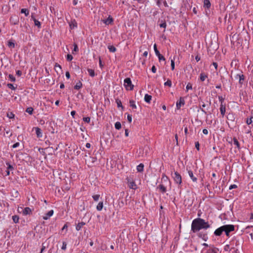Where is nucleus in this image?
<instances>
[{
	"label": "nucleus",
	"instance_id": "f257e3e1",
	"mask_svg": "<svg viewBox=\"0 0 253 253\" xmlns=\"http://www.w3.org/2000/svg\"><path fill=\"white\" fill-rule=\"evenodd\" d=\"M211 225L208 222H206L204 219L197 218L194 219L191 224V231L196 233L202 229H207Z\"/></svg>",
	"mask_w": 253,
	"mask_h": 253
},
{
	"label": "nucleus",
	"instance_id": "f03ea898",
	"mask_svg": "<svg viewBox=\"0 0 253 253\" xmlns=\"http://www.w3.org/2000/svg\"><path fill=\"white\" fill-rule=\"evenodd\" d=\"M243 243V240L240 237H235L233 238L230 242V245H227V247L229 248L231 246V248H237L241 247Z\"/></svg>",
	"mask_w": 253,
	"mask_h": 253
},
{
	"label": "nucleus",
	"instance_id": "7ed1b4c3",
	"mask_svg": "<svg viewBox=\"0 0 253 253\" xmlns=\"http://www.w3.org/2000/svg\"><path fill=\"white\" fill-rule=\"evenodd\" d=\"M223 231L225 232V235L229 237L230 233L235 230V226L231 224H227L223 225Z\"/></svg>",
	"mask_w": 253,
	"mask_h": 253
},
{
	"label": "nucleus",
	"instance_id": "20e7f679",
	"mask_svg": "<svg viewBox=\"0 0 253 253\" xmlns=\"http://www.w3.org/2000/svg\"><path fill=\"white\" fill-rule=\"evenodd\" d=\"M124 85L127 90H132L134 87L129 78H127L125 79Z\"/></svg>",
	"mask_w": 253,
	"mask_h": 253
},
{
	"label": "nucleus",
	"instance_id": "39448f33",
	"mask_svg": "<svg viewBox=\"0 0 253 253\" xmlns=\"http://www.w3.org/2000/svg\"><path fill=\"white\" fill-rule=\"evenodd\" d=\"M172 177L175 183L180 185L182 183V177L181 175L177 172L175 171L172 174Z\"/></svg>",
	"mask_w": 253,
	"mask_h": 253
},
{
	"label": "nucleus",
	"instance_id": "423d86ee",
	"mask_svg": "<svg viewBox=\"0 0 253 253\" xmlns=\"http://www.w3.org/2000/svg\"><path fill=\"white\" fill-rule=\"evenodd\" d=\"M235 79H239V83L240 84H243L245 81V76L243 74L242 71L236 74Z\"/></svg>",
	"mask_w": 253,
	"mask_h": 253
},
{
	"label": "nucleus",
	"instance_id": "0eeeda50",
	"mask_svg": "<svg viewBox=\"0 0 253 253\" xmlns=\"http://www.w3.org/2000/svg\"><path fill=\"white\" fill-rule=\"evenodd\" d=\"M154 49L156 55L158 56V57L159 58V61H161L162 60L165 61V57L162 54H160V52L159 51V50H158V49L157 48V45L156 44H155L154 45Z\"/></svg>",
	"mask_w": 253,
	"mask_h": 253
},
{
	"label": "nucleus",
	"instance_id": "6e6552de",
	"mask_svg": "<svg viewBox=\"0 0 253 253\" xmlns=\"http://www.w3.org/2000/svg\"><path fill=\"white\" fill-rule=\"evenodd\" d=\"M19 19L17 16H12L10 18V22L12 25H17L19 23Z\"/></svg>",
	"mask_w": 253,
	"mask_h": 253
},
{
	"label": "nucleus",
	"instance_id": "1a4fd4ad",
	"mask_svg": "<svg viewBox=\"0 0 253 253\" xmlns=\"http://www.w3.org/2000/svg\"><path fill=\"white\" fill-rule=\"evenodd\" d=\"M223 232V227L222 226L214 231V234L216 236H220L221 235Z\"/></svg>",
	"mask_w": 253,
	"mask_h": 253
},
{
	"label": "nucleus",
	"instance_id": "9d476101",
	"mask_svg": "<svg viewBox=\"0 0 253 253\" xmlns=\"http://www.w3.org/2000/svg\"><path fill=\"white\" fill-rule=\"evenodd\" d=\"M22 211V213L24 215L30 214L32 213V210L29 207H26L24 209L20 208Z\"/></svg>",
	"mask_w": 253,
	"mask_h": 253
},
{
	"label": "nucleus",
	"instance_id": "9b49d317",
	"mask_svg": "<svg viewBox=\"0 0 253 253\" xmlns=\"http://www.w3.org/2000/svg\"><path fill=\"white\" fill-rule=\"evenodd\" d=\"M188 173L192 181L194 183H197L198 179L197 177L194 175L193 171L191 170H188Z\"/></svg>",
	"mask_w": 253,
	"mask_h": 253
},
{
	"label": "nucleus",
	"instance_id": "f8f14e48",
	"mask_svg": "<svg viewBox=\"0 0 253 253\" xmlns=\"http://www.w3.org/2000/svg\"><path fill=\"white\" fill-rule=\"evenodd\" d=\"M185 104V101L183 97H180L179 101L176 102V107L177 109H179L182 105Z\"/></svg>",
	"mask_w": 253,
	"mask_h": 253
},
{
	"label": "nucleus",
	"instance_id": "ddd939ff",
	"mask_svg": "<svg viewBox=\"0 0 253 253\" xmlns=\"http://www.w3.org/2000/svg\"><path fill=\"white\" fill-rule=\"evenodd\" d=\"M157 188L158 189H159L160 190V191L161 192H162V193H165L167 191V187L166 186L163 184H160L158 187H157Z\"/></svg>",
	"mask_w": 253,
	"mask_h": 253
},
{
	"label": "nucleus",
	"instance_id": "4468645a",
	"mask_svg": "<svg viewBox=\"0 0 253 253\" xmlns=\"http://www.w3.org/2000/svg\"><path fill=\"white\" fill-rule=\"evenodd\" d=\"M102 21L106 25H109L113 22V19L110 15H109L108 18L103 20Z\"/></svg>",
	"mask_w": 253,
	"mask_h": 253
},
{
	"label": "nucleus",
	"instance_id": "2eb2a0df",
	"mask_svg": "<svg viewBox=\"0 0 253 253\" xmlns=\"http://www.w3.org/2000/svg\"><path fill=\"white\" fill-rule=\"evenodd\" d=\"M69 24L71 29H73L77 27V23L75 19L72 20Z\"/></svg>",
	"mask_w": 253,
	"mask_h": 253
},
{
	"label": "nucleus",
	"instance_id": "dca6fc26",
	"mask_svg": "<svg viewBox=\"0 0 253 253\" xmlns=\"http://www.w3.org/2000/svg\"><path fill=\"white\" fill-rule=\"evenodd\" d=\"M35 129L36 130V133L37 137L38 138L42 137V134L41 129L38 127H35Z\"/></svg>",
	"mask_w": 253,
	"mask_h": 253
},
{
	"label": "nucleus",
	"instance_id": "f3484780",
	"mask_svg": "<svg viewBox=\"0 0 253 253\" xmlns=\"http://www.w3.org/2000/svg\"><path fill=\"white\" fill-rule=\"evenodd\" d=\"M53 214V211L52 210H50L49 211H48L45 215V216H44L43 217V218L44 219V220H47L48 219V218H49L50 217H51Z\"/></svg>",
	"mask_w": 253,
	"mask_h": 253
},
{
	"label": "nucleus",
	"instance_id": "a211bd4d",
	"mask_svg": "<svg viewBox=\"0 0 253 253\" xmlns=\"http://www.w3.org/2000/svg\"><path fill=\"white\" fill-rule=\"evenodd\" d=\"M128 186L130 189H136L137 188V186L133 181H128Z\"/></svg>",
	"mask_w": 253,
	"mask_h": 253
},
{
	"label": "nucleus",
	"instance_id": "6ab92c4d",
	"mask_svg": "<svg viewBox=\"0 0 253 253\" xmlns=\"http://www.w3.org/2000/svg\"><path fill=\"white\" fill-rule=\"evenodd\" d=\"M220 111L222 117L225 115L226 108L225 105H223V103H221L220 107Z\"/></svg>",
	"mask_w": 253,
	"mask_h": 253
},
{
	"label": "nucleus",
	"instance_id": "aec40b11",
	"mask_svg": "<svg viewBox=\"0 0 253 253\" xmlns=\"http://www.w3.org/2000/svg\"><path fill=\"white\" fill-rule=\"evenodd\" d=\"M198 237L202 238L203 240L205 241H206L208 239L207 234L206 233H203L202 232H200L199 233Z\"/></svg>",
	"mask_w": 253,
	"mask_h": 253
},
{
	"label": "nucleus",
	"instance_id": "412c9836",
	"mask_svg": "<svg viewBox=\"0 0 253 253\" xmlns=\"http://www.w3.org/2000/svg\"><path fill=\"white\" fill-rule=\"evenodd\" d=\"M208 78V75L204 72H202L200 75V79L202 82H204Z\"/></svg>",
	"mask_w": 253,
	"mask_h": 253
},
{
	"label": "nucleus",
	"instance_id": "4be33fe9",
	"mask_svg": "<svg viewBox=\"0 0 253 253\" xmlns=\"http://www.w3.org/2000/svg\"><path fill=\"white\" fill-rule=\"evenodd\" d=\"M162 181L169 184L170 183L169 177L167 176L165 173L162 174Z\"/></svg>",
	"mask_w": 253,
	"mask_h": 253
},
{
	"label": "nucleus",
	"instance_id": "5701e85b",
	"mask_svg": "<svg viewBox=\"0 0 253 253\" xmlns=\"http://www.w3.org/2000/svg\"><path fill=\"white\" fill-rule=\"evenodd\" d=\"M152 99V96L150 95L146 94L144 96V100L147 103H150Z\"/></svg>",
	"mask_w": 253,
	"mask_h": 253
},
{
	"label": "nucleus",
	"instance_id": "b1692460",
	"mask_svg": "<svg viewBox=\"0 0 253 253\" xmlns=\"http://www.w3.org/2000/svg\"><path fill=\"white\" fill-rule=\"evenodd\" d=\"M211 4L209 0H204V7L209 8L211 7Z\"/></svg>",
	"mask_w": 253,
	"mask_h": 253
},
{
	"label": "nucleus",
	"instance_id": "393cba45",
	"mask_svg": "<svg viewBox=\"0 0 253 253\" xmlns=\"http://www.w3.org/2000/svg\"><path fill=\"white\" fill-rule=\"evenodd\" d=\"M85 225V223L84 222H81L78 223V224L76 226V229L77 231H79L83 227V226Z\"/></svg>",
	"mask_w": 253,
	"mask_h": 253
},
{
	"label": "nucleus",
	"instance_id": "a878e982",
	"mask_svg": "<svg viewBox=\"0 0 253 253\" xmlns=\"http://www.w3.org/2000/svg\"><path fill=\"white\" fill-rule=\"evenodd\" d=\"M129 106L132 108L133 110L137 108L136 105H135V101L133 100H129Z\"/></svg>",
	"mask_w": 253,
	"mask_h": 253
},
{
	"label": "nucleus",
	"instance_id": "bb28decb",
	"mask_svg": "<svg viewBox=\"0 0 253 253\" xmlns=\"http://www.w3.org/2000/svg\"><path fill=\"white\" fill-rule=\"evenodd\" d=\"M218 251V249L213 247L208 250V253H217Z\"/></svg>",
	"mask_w": 253,
	"mask_h": 253
},
{
	"label": "nucleus",
	"instance_id": "cd10ccee",
	"mask_svg": "<svg viewBox=\"0 0 253 253\" xmlns=\"http://www.w3.org/2000/svg\"><path fill=\"white\" fill-rule=\"evenodd\" d=\"M136 169L138 172H142L144 170V165L140 164L137 166Z\"/></svg>",
	"mask_w": 253,
	"mask_h": 253
},
{
	"label": "nucleus",
	"instance_id": "c85d7f7f",
	"mask_svg": "<svg viewBox=\"0 0 253 253\" xmlns=\"http://www.w3.org/2000/svg\"><path fill=\"white\" fill-rule=\"evenodd\" d=\"M82 86H83L82 83H81V82L79 81L74 86V89L78 90V89H80L81 88H82Z\"/></svg>",
	"mask_w": 253,
	"mask_h": 253
},
{
	"label": "nucleus",
	"instance_id": "c756f323",
	"mask_svg": "<svg viewBox=\"0 0 253 253\" xmlns=\"http://www.w3.org/2000/svg\"><path fill=\"white\" fill-rule=\"evenodd\" d=\"M103 207V202H100L96 207V209L98 211H101Z\"/></svg>",
	"mask_w": 253,
	"mask_h": 253
},
{
	"label": "nucleus",
	"instance_id": "7c9ffc66",
	"mask_svg": "<svg viewBox=\"0 0 253 253\" xmlns=\"http://www.w3.org/2000/svg\"><path fill=\"white\" fill-rule=\"evenodd\" d=\"M21 13L25 14V16L29 14V10L27 8H22L21 9Z\"/></svg>",
	"mask_w": 253,
	"mask_h": 253
},
{
	"label": "nucleus",
	"instance_id": "2f4dec72",
	"mask_svg": "<svg viewBox=\"0 0 253 253\" xmlns=\"http://www.w3.org/2000/svg\"><path fill=\"white\" fill-rule=\"evenodd\" d=\"M108 48L111 52H115L117 50L116 48L113 45H108Z\"/></svg>",
	"mask_w": 253,
	"mask_h": 253
},
{
	"label": "nucleus",
	"instance_id": "473e14b6",
	"mask_svg": "<svg viewBox=\"0 0 253 253\" xmlns=\"http://www.w3.org/2000/svg\"><path fill=\"white\" fill-rule=\"evenodd\" d=\"M233 143L237 146L239 150L240 149V143L238 140L235 137L233 138Z\"/></svg>",
	"mask_w": 253,
	"mask_h": 253
},
{
	"label": "nucleus",
	"instance_id": "72a5a7b5",
	"mask_svg": "<svg viewBox=\"0 0 253 253\" xmlns=\"http://www.w3.org/2000/svg\"><path fill=\"white\" fill-rule=\"evenodd\" d=\"M12 218L14 223H17L19 222V217L18 215H14L12 216Z\"/></svg>",
	"mask_w": 253,
	"mask_h": 253
},
{
	"label": "nucleus",
	"instance_id": "f704fd0d",
	"mask_svg": "<svg viewBox=\"0 0 253 253\" xmlns=\"http://www.w3.org/2000/svg\"><path fill=\"white\" fill-rule=\"evenodd\" d=\"M116 103L117 104L118 107H119H119H121L122 109H123L124 107H123V106L122 105V102H121L120 99H119L118 98L116 99Z\"/></svg>",
	"mask_w": 253,
	"mask_h": 253
},
{
	"label": "nucleus",
	"instance_id": "c9c22d12",
	"mask_svg": "<svg viewBox=\"0 0 253 253\" xmlns=\"http://www.w3.org/2000/svg\"><path fill=\"white\" fill-rule=\"evenodd\" d=\"M87 71L88 72V74H89V75L92 77H94L95 76V73H94V71L93 70L91 69H87Z\"/></svg>",
	"mask_w": 253,
	"mask_h": 253
},
{
	"label": "nucleus",
	"instance_id": "e433bc0d",
	"mask_svg": "<svg viewBox=\"0 0 253 253\" xmlns=\"http://www.w3.org/2000/svg\"><path fill=\"white\" fill-rule=\"evenodd\" d=\"M115 127L116 129H120L121 128V124L119 122H117L115 124Z\"/></svg>",
	"mask_w": 253,
	"mask_h": 253
},
{
	"label": "nucleus",
	"instance_id": "4c0bfd02",
	"mask_svg": "<svg viewBox=\"0 0 253 253\" xmlns=\"http://www.w3.org/2000/svg\"><path fill=\"white\" fill-rule=\"evenodd\" d=\"M34 24L35 25L37 26L39 28H41V22L37 19H34Z\"/></svg>",
	"mask_w": 253,
	"mask_h": 253
},
{
	"label": "nucleus",
	"instance_id": "58836bf2",
	"mask_svg": "<svg viewBox=\"0 0 253 253\" xmlns=\"http://www.w3.org/2000/svg\"><path fill=\"white\" fill-rule=\"evenodd\" d=\"M68 223H66L65 224H64V225L63 226V227H62V228L61 229L62 232H63L64 230H65V234H66L67 232V229L68 227Z\"/></svg>",
	"mask_w": 253,
	"mask_h": 253
},
{
	"label": "nucleus",
	"instance_id": "ea45409f",
	"mask_svg": "<svg viewBox=\"0 0 253 253\" xmlns=\"http://www.w3.org/2000/svg\"><path fill=\"white\" fill-rule=\"evenodd\" d=\"M164 85L165 86H168L169 87H171L172 85L171 81L170 80L168 79L167 80V81L164 83Z\"/></svg>",
	"mask_w": 253,
	"mask_h": 253
},
{
	"label": "nucleus",
	"instance_id": "a19ab883",
	"mask_svg": "<svg viewBox=\"0 0 253 253\" xmlns=\"http://www.w3.org/2000/svg\"><path fill=\"white\" fill-rule=\"evenodd\" d=\"M33 108L32 107H28L27 108L26 112L29 113L30 115H32L33 112Z\"/></svg>",
	"mask_w": 253,
	"mask_h": 253
},
{
	"label": "nucleus",
	"instance_id": "79ce46f5",
	"mask_svg": "<svg viewBox=\"0 0 253 253\" xmlns=\"http://www.w3.org/2000/svg\"><path fill=\"white\" fill-rule=\"evenodd\" d=\"M160 26L161 28H166L167 27V23L165 21H161V23L160 24Z\"/></svg>",
	"mask_w": 253,
	"mask_h": 253
},
{
	"label": "nucleus",
	"instance_id": "37998d69",
	"mask_svg": "<svg viewBox=\"0 0 253 253\" xmlns=\"http://www.w3.org/2000/svg\"><path fill=\"white\" fill-rule=\"evenodd\" d=\"M7 87H8L9 88H10V89H11L12 90H15V89L16 88V87H17V86L14 87V85H13V84H7Z\"/></svg>",
	"mask_w": 253,
	"mask_h": 253
},
{
	"label": "nucleus",
	"instance_id": "c03bdc74",
	"mask_svg": "<svg viewBox=\"0 0 253 253\" xmlns=\"http://www.w3.org/2000/svg\"><path fill=\"white\" fill-rule=\"evenodd\" d=\"M7 45L9 46V47H14L15 46V44L13 42L10 41H9L8 42V43H7Z\"/></svg>",
	"mask_w": 253,
	"mask_h": 253
},
{
	"label": "nucleus",
	"instance_id": "a18cd8bd",
	"mask_svg": "<svg viewBox=\"0 0 253 253\" xmlns=\"http://www.w3.org/2000/svg\"><path fill=\"white\" fill-rule=\"evenodd\" d=\"M100 198V195H93L92 196V198L93 199V200L95 201H98L99 199Z\"/></svg>",
	"mask_w": 253,
	"mask_h": 253
},
{
	"label": "nucleus",
	"instance_id": "49530a36",
	"mask_svg": "<svg viewBox=\"0 0 253 253\" xmlns=\"http://www.w3.org/2000/svg\"><path fill=\"white\" fill-rule=\"evenodd\" d=\"M8 77L11 82L15 81V78L12 75L9 74Z\"/></svg>",
	"mask_w": 253,
	"mask_h": 253
},
{
	"label": "nucleus",
	"instance_id": "de8ad7c7",
	"mask_svg": "<svg viewBox=\"0 0 253 253\" xmlns=\"http://www.w3.org/2000/svg\"><path fill=\"white\" fill-rule=\"evenodd\" d=\"M253 118V117H251L250 118H248L246 121V123L248 125H250L252 123V119Z\"/></svg>",
	"mask_w": 253,
	"mask_h": 253
},
{
	"label": "nucleus",
	"instance_id": "09e8293b",
	"mask_svg": "<svg viewBox=\"0 0 253 253\" xmlns=\"http://www.w3.org/2000/svg\"><path fill=\"white\" fill-rule=\"evenodd\" d=\"M73 56L71 54H68L67 55L66 59L68 61H71L73 59Z\"/></svg>",
	"mask_w": 253,
	"mask_h": 253
},
{
	"label": "nucleus",
	"instance_id": "8fccbe9b",
	"mask_svg": "<svg viewBox=\"0 0 253 253\" xmlns=\"http://www.w3.org/2000/svg\"><path fill=\"white\" fill-rule=\"evenodd\" d=\"M83 121L84 122H86L87 123H89L90 122V118L89 117H84V118H83Z\"/></svg>",
	"mask_w": 253,
	"mask_h": 253
},
{
	"label": "nucleus",
	"instance_id": "3c124183",
	"mask_svg": "<svg viewBox=\"0 0 253 253\" xmlns=\"http://www.w3.org/2000/svg\"><path fill=\"white\" fill-rule=\"evenodd\" d=\"M186 88L187 91L189 89H192V84L189 83L187 84Z\"/></svg>",
	"mask_w": 253,
	"mask_h": 253
},
{
	"label": "nucleus",
	"instance_id": "603ef678",
	"mask_svg": "<svg viewBox=\"0 0 253 253\" xmlns=\"http://www.w3.org/2000/svg\"><path fill=\"white\" fill-rule=\"evenodd\" d=\"M230 251H231L232 253H239L238 249L237 248H231Z\"/></svg>",
	"mask_w": 253,
	"mask_h": 253
},
{
	"label": "nucleus",
	"instance_id": "864d4df0",
	"mask_svg": "<svg viewBox=\"0 0 253 253\" xmlns=\"http://www.w3.org/2000/svg\"><path fill=\"white\" fill-rule=\"evenodd\" d=\"M7 117L9 118V119H12L14 117V114L12 113V112H10L9 113H7Z\"/></svg>",
	"mask_w": 253,
	"mask_h": 253
},
{
	"label": "nucleus",
	"instance_id": "5fc2aeb1",
	"mask_svg": "<svg viewBox=\"0 0 253 253\" xmlns=\"http://www.w3.org/2000/svg\"><path fill=\"white\" fill-rule=\"evenodd\" d=\"M6 164L7 166V169H8V170L9 169H10V170L13 169V166L12 165H11L9 163H6Z\"/></svg>",
	"mask_w": 253,
	"mask_h": 253
},
{
	"label": "nucleus",
	"instance_id": "6e6d98bb",
	"mask_svg": "<svg viewBox=\"0 0 253 253\" xmlns=\"http://www.w3.org/2000/svg\"><path fill=\"white\" fill-rule=\"evenodd\" d=\"M202 108H200V110H201V111H202L204 113H205V114H207V112H206V111H205V110L204 109V108H204V107H206V104H205L204 103H203V104H202Z\"/></svg>",
	"mask_w": 253,
	"mask_h": 253
},
{
	"label": "nucleus",
	"instance_id": "4d7b16f0",
	"mask_svg": "<svg viewBox=\"0 0 253 253\" xmlns=\"http://www.w3.org/2000/svg\"><path fill=\"white\" fill-rule=\"evenodd\" d=\"M67 247V243L65 242H63L62 243V246L61 249L63 250H65Z\"/></svg>",
	"mask_w": 253,
	"mask_h": 253
},
{
	"label": "nucleus",
	"instance_id": "13d9d810",
	"mask_svg": "<svg viewBox=\"0 0 253 253\" xmlns=\"http://www.w3.org/2000/svg\"><path fill=\"white\" fill-rule=\"evenodd\" d=\"M171 70H173L174 69V59H171Z\"/></svg>",
	"mask_w": 253,
	"mask_h": 253
},
{
	"label": "nucleus",
	"instance_id": "bf43d9fd",
	"mask_svg": "<svg viewBox=\"0 0 253 253\" xmlns=\"http://www.w3.org/2000/svg\"><path fill=\"white\" fill-rule=\"evenodd\" d=\"M127 119L129 123H131L132 121V116L130 114H128L127 116Z\"/></svg>",
	"mask_w": 253,
	"mask_h": 253
},
{
	"label": "nucleus",
	"instance_id": "052dcab7",
	"mask_svg": "<svg viewBox=\"0 0 253 253\" xmlns=\"http://www.w3.org/2000/svg\"><path fill=\"white\" fill-rule=\"evenodd\" d=\"M78 50H79V48H78V45L76 44H74L73 52L77 51H78ZM73 53H74V52H73Z\"/></svg>",
	"mask_w": 253,
	"mask_h": 253
},
{
	"label": "nucleus",
	"instance_id": "680f3d73",
	"mask_svg": "<svg viewBox=\"0 0 253 253\" xmlns=\"http://www.w3.org/2000/svg\"><path fill=\"white\" fill-rule=\"evenodd\" d=\"M19 145H20V143L19 142H16L12 145V147L13 148H15L18 147L19 146Z\"/></svg>",
	"mask_w": 253,
	"mask_h": 253
},
{
	"label": "nucleus",
	"instance_id": "e2e57ef3",
	"mask_svg": "<svg viewBox=\"0 0 253 253\" xmlns=\"http://www.w3.org/2000/svg\"><path fill=\"white\" fill-rule=\"evenodd\" d=\"M237 187V186L236 184H232L230 186L229 189L231 190L234 188H236Z\"/></svg>",
	"mask_w": 253,
	"mask_h": 253
},
{
	"label": "nucleus",
	"instance_id": "0e129e2a",
	"mask_svg": "<svg viewBox=\"0 0 253 253\" xmlns=\"http://www.w3.org/2000/svg\"><path fill=\"white\" fill-rule=\"evenodd\" d=\"M195 147L198 150H199V147H200V144L199 142H195Z\"/></svg>",
	"mask_w": 253,
	"mask_h": 253
},
{
	"label": "nucleus",
	"instance_id": "69168bd1",
	"mask_svg": "<svg viewBox=\"0 0 253 253\" xmlns=\"http://www.w3.org/2000/svg\"><path fill=\"white\" fill-rule=\"evenodd\" d=\"M156 70H157V69H156V67H155L154 65V66H152V68H151V71H152V72L153 73H156Z\"/></svg>",
	"mask_w": 253,
	"mask_h": 253
},
{
	"label": "nucleus",
	"instance_id": "338daca9",
	"mask_svg": "<svg viewBox=\"0 0 253 253\" xmlns=\"http://www.w3.org/2000/svg\"><path fill=\"white\" fill-rule=\"evenodd\" d=\"M99 66L102 68L103 67V65L102 64V61H101L100 57H99Z\"/></svg>",
	"mask_w": 253,
	"mask_h": 253
},
{
	"label": "nucleus",
	"instance_id": "774afa93",
	"mask_svg": "<svg viewBox=\"0 0 253 253\" xmlns=\"http://www.w3.org/2000/svg\"><path fill=\"white\" fill-rule=\"evenodd\" d=\"M218 99H219V100L221 102V103H223V100H224V99L223 98V97H222V96H218Z\"/></svg>",
	"mask_w": 253,
	"mask_h": 253
}]
</instances>
